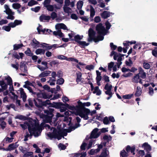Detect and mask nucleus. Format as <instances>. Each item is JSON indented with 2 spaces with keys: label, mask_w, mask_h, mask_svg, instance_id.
<instances>
[{
  "label": "nucleus",
  "mask_w": 157,
  "mask_h": 157,
  "mask_svg": "<svg viewBox=\"0 0 157 157\" xmlns=\"http://www.w3.org/2000/svg\"><path fill=\"white\" fill-rule=\"evenodd\" d=\"M142 147L144 148V150L146 151L147 153H149L150 151L151 150V146L147 143H145L142 145Z\"/></svg>",
  "instance_id": "nucleus-11"
},
{
  "label": "nucleus",
  "mask_w": 157,
  "mask_h": 157,
  "mask_svg": "<svg viewBox=\"0 0 157 157\" xmlns=\"http://www.w3.org/2000/svg\"><path fill=\"white\" fill-rule=\"evenodd\" d=\"M24 46L22 43L21 44H15L13 45V50H17Z\"/></svg>",
  "instance_id": "nucleus-26"
},
{
  "label": "nucleus",
  "mask_w": 157,
  "mask_h": 157,
  "mask_svg": "<svg viewBox=\"0 0 157 157\" xmlns=\"http://www.w3.org/2000/svg\"><path fill=\"white\" fill-rule=\"evenodd\" d=\"M135 147L134 146L131 147L129 145H128L126 148V150L128 153L131 151V152H133L135 151Z\"/></svg>",
  "instance_id": "nucleus-22"
},
{
  "label": "nucleus",
  "mask_w": 157,
  "mask_h": 157,
  "mask_svg": "<svg viewBox=\"0 0 157 157\" xmlns=\"http://www.w3.org/2000/svg\"><path fill=\"white\" fill-rule=\"evenodd\" d=\"M66 60L68 61H71L72 62H75L76 63H78V60L77 59L72 58V57H70L68 58L67 57V59H66Z\"/></svg>",
  "instance_id": "nucleus-49"
},
{
  "label": "nucleus",
  "mask_w": 157,
  "mask_h": 157,
  "mask_svg": "<svg viewBox=\"0 0 157 157\" xmlns=\"http://www.w3.org/2000/svg\"><path fill=\"white\" fill-rule=\"evenodd\" d=\"M6 123L4 121H2L0 124V126L2 129H4L6 127Z\"/></svg>",
  "instance_id": "nucleus-62"
},
{
  "label": "nucleus",
  "mask_w": 157,
  "mask_h": 157,
  "mask_svg": "<svg viewBox=\"0 0 157 157\" xmlns=\"http://www.w3.org/2000/svg\"><path fill=\"white\" fill-rule=\"evenodd\" d=\"M43 88L44 89L48 91L51 92L52 93H53V90H50V87L47 85H44V86H43Z\"/></svg>",
  "instance_id": "nucleus-47"
},
{
  "label": "nucleus",
  "mask_w": 157,
  "mask_h": 157,
  "mask_svg": "<svg viewBox=\"0 0 157 157\" xmlns=\"http://www.w3.org/2000/svg\"><path fill=\"white\" fill-rule=\"evenodd\" d=\"M51 73V71H43L39 75V77L40 78L47 77Z\"/></svg>",
  "instance_id": "nucleus-18"
},
{
  "label": "nucleus",
  "mask_w": 157,
  "mask_h": 157,
  "mask_svg": "<svg viewBox=\"0 0 157 157\" xmlns=\"http://www.w3.org/2000/svg\"><path fill=\"white\" fill-rule=\"evenodd\" d=\"M94 90L93 92V94H96L97 95H100L101 94V90L99 89L98 86H96L95 88H94Z\"/></svg>",
  "instance_id": "nucleus-24"
},
{
  "label": "nucleus",
  "mask_w": 157,
  "mask_h": 157,
  "mask_svg": "<svg viewBox=\"0 0 157 157\" xmlns=\"http://www.w3.org/2000/svg\"><path fill=\"white\" fill-rule=\"evenodd\" d=\"M59 78L57 80L56 83L59 85H62L64 83V79L62 78Z\"/></svg>",
  "instance_id": "nucleus-40"
},
{
  "label": "nucleus",
  "mask_w": 157,
  "mask_h": 157,
  "mask_svg": "<svg viewBox=\"0 0 157 157\" xmlns=\"http://www.w3.org/2000/svg\"><path fill=\"white\" fill-rule=\"evenodd\" d=\"M90 17L91 18H93L95 15V11L92 6L90 5Z\"/></svg>",
  "instance_id": "nucleus-30"
},
{
  "label": "nucleus",
  "mask_w": 157,
  "mask_h": 157,
  "mask_svg": "<svg viewBox=\"0 0 157 157\" xmlns=\"http://www.w3.org/2000/svg\"><path fill=\"white\" fill-rule=\"evenodd\" d=\"M110 46L112 50H115L117 48V46L116 45H114L113 43L112 42L110 43Z\"/></svg>",
  "instance_id": "nucleus-58"
},
{
  "label": "nucleus",
  "mask_w": 157,
  "mask_h": 157,
  "mask_svg": "<svg viewBox=\"0 0 157 157\" xmlns=\"http://www.w3.org/2000/svg\"><path fill=\"white\" fill-rule=\"evenodd\" d=\"M142 93V90L140 87L137 86L136 87V90L134 94L136 97L140 96Z\"/></svg>",
  "instance_id": "nucleus-17"
},
{
  "label": "nucleus",
  "mask_w": 157,
  "mask_h": 157,
  "mask_svg": "<svg viewBox=\"0 0 157 157\" xmlns=\"http://www.w3.org/2000/svg\"><path fill=\"white\" fill-rule=\"evenodd\" d=\"M72 130L70 129H64L62 133L63 136H66L67 135V132H70Z\"/></svg>",
  "instance_id": "nucleus-36"
},
{
  "label": "nucleus",
  "mask_w": 157,
  "mask_h": 157,
  "mask_svg": "<svg viewBox=\"0 0 157 157\" xmlns=\"http://www.w3.org/2000/svg\"><path fill=\"white\" fill-rule=\"evenodd\" d=\"M133 96V94H129L123 96L122 98L125 99H130Z\"/></svg>",
  "instance_id": "nucleus-45"
},
{
  "label": "nucleus",
  "mask_w": 157,
  "mask_h": 157,
  "mask_svg": "<svg viewBox=\"0 0 157 157\" xmlns=\"http://www.w3.org/2000/svg\"><path fill=\"white\" fill-rule=\"evenodd\" d=\"M50 17L51 18L52 20H54L57 17V14L56 12H53L51 14Z\"/></svg>",
  "instance_id": "nucleus-55"
},
{
  "label": "nucleus",
  "mask_w": 157,
  "mask_h": 157,
  "mask_svg": "<svg viewBox=\"0 0 157 157\" xmlns=\"http://www.w3.org/2000/svg\"><path fill=\"white\" fill-rule=\"evenodd\" d=\"M0 86L2 87V88H0V93L3 92L7 88V85L3 80H0Z\"/></svg>",
  "instance_id": "nucleus-12"
},
{
  "label": "nucleus",
  "mask_w": 157,
  "mask_h": 157,
  "mask_svg": "<svg viewBox=\"0 0 157 157\" xmlns=\"http://www.w3.org/2000/svg\"><path fill=\"white\" fill-rule=\"evenodd\" d=\"M81 154L80 153H75L71 154L69 155L70 157H79Z\"/></svg>",
  "instance_id": "nucleus-60"
},
{
  "label": "nucleus",
  "mask_w": 157,
  "mask_h": 157,
  "mask_svg": "<svg viewBox=\"0 0 157 157\" xmlns=\"http://www.w3.org/2000/svg\"><path fill=\"white\" fill-rule=\"evenodd\" d=\"M112 88V85H109L108 83H106L104 89L105 90H111Z\"/></svg>",
  "instance_id": "nucleus-48"
},
{
  "label": "nucleus",
  "mask_w": 157,
  "mask_h": 157,
  "mask_svg": "<svg viewBox=\"0 0 157 157\" xmlns=\"http://www.w3.org/2000/svg\"><path fill=\"white\" fill-rule=\"evenodd\" d=\"M95 29L98 34H102L103 35H105L107 32L106 30L101 23H99L97 25Z\"/></svg>",
  "instance_id": "nucleus-5"
},
{
  "label": "nucleus",
  "mask_w": 157,
  "mask_h": 157,
  "mask_svg": "<svg viewBox=\"0 0 157 157\" xmlns=\"http://www.w3.org/2000/svg\"><path fill=\"white\" fill-rule=\"evenodd\" d=\"M31 44L33 48H38L40 47L38 45L40 44V42L35 38L33 39L32 43H31Z\"/></svg>",
  "instance_id": "nucleus-16"
},
{
  "label": "nucleus",
  "mask_w": 157,
  "mask_h": 157,
  "mask_svg": "<svg viewBox=\"0 0 157 157\" xmlns=\"http://www.w3.org/2000/svg\"><path fill=\"white\" fill-rule=\"evenodd\" d=\"M143 67L145 69H149L150 68L151 66L148 63L144 61L143 63Z\"/></svg>",
  "instance_id": "nucleus-34"
},
{
  "label": "nucleus",
  "mask_w": 157,
  "mask_h": 157,
  "mask_svg": "<svg viewBox=\"0 0 157 157\" xmlns=\"http://www.w3.org/2000/svg\"><path fill=\"white\" fill-rule=\"evenodd\" d=\"M51 19V17L49 16H46L44 14H42L39 17L40 20L41 22H43L44 21H49Z\"/></svg>",
  "instance_id": "nucleus-14"
},
{
  "label": "nucleus",
  "mask_w": 157,
  "mask_h": 157,
  "mask_svg": "<svg viewBox=\"0 0 157 157\" xmlns=\"http://www.w3.org/2000/svg\"><path fill=\"white\" fill-rule=\"evenodd\" d=\"M77 106H78V105L75 106L74 105L71 106L70 105L68 109L72 111L75 110L76 112L75 113V115H76V114H77V112H78V109L77 107Z\"/></svg>",
  "instance_id": "nucleus-31"
},
{
  "label": "nucleus",
  "mask_w": 157,
  "mask_h": 157,
  "mask_svg": "<svg viewBox=\"0 0 157 157\" xmlns=\"http://www.w3.org/2000/svg\"><path fill=\"white\" fill-rule=\"evenodd\" d=\"M83 36H80L78 34H77L74 36V39L72 40V41H75L78 44L80 42V40H82L83 38Z\"/></svg>",
  "instance_id": "nucleus-20"
},
{
  "label": "nucleus",
  "mask_w": 157,
  "mask_h": 157,
  "mask_svg": "<svg viewBox=\"0 0 157 157\" xmlns=\"http://www.w3.org/2000/svg\"><path fill=\"white\" fill-rule=\"evenodd\" d=\"M107 148H104L103 149L102 151L98 157H106L107 155Z\"/></svg>",
  "instance_id": "nucleus-29"
},
{
  "label": "nucleus",
  "mask_w": 157,
  "mask_h": 157,
  "mask_svg": "<svg viewBox=\"0 0 157 157\" xmlns=\"http://www.w3.org/2000/svg\"><path fill=\"white\" fill-rule=\"evenodd\" d=\"M96 32L91 28H90L88 30V37L87 41L91 42L94 41L96 43L99 41L102 40L104 39V36L102 34H98L97 37L95 36Z\"/></svg>",
  "instance_id": "nucleus-3"
},
{
  "label": "nucleus",
  "mask_w": 157,
  "mask_h": 157,
  "mask_svg": "<svg viewBox=\"0 0 157 157\" xmlns=\"http://www.w3.org/2000/svg\"><path fill=\"white\" fill-rule=\"evenodd\" d=\"M132 81L134 83H137L139 82L141 84H142V79L139 77L138 74H136L132 79Z\"/></svg>",
  "instance_id": "nucleus-8"
},
{
  "label": "nucleus",
  "mask_w": 157,
  "mask_h": 157,
  "mask_svg": "<svg viewBox=\"0 0 157 157\" xmlns=\"http://www.w3.org/2000/svg\"><path fill=\"white\" fill-rule=\"evenodd\" d=\"M43 48H45L46 50H49L52 49V46L51 45L49 44H47L45 43H42L40 44Z\"/></svg>",
  "instance_id": "nucleus-23"
},
{
  "label": "nucleus",
  "mask_w": 157,
  "mask_h": 157,
  "mask_svg": "<svg viewBox=\"0 0 157 157\" xmlns=\"http://www.w3.org/2000/svg\"><path fill=\"white\" fill-rule=\"evenodd\" d=\"M76 75V82L78 83L81 81L82 73L78 71L77 72Z\"/></svg>",
  "instance_id": "nucleus-28"
},
{
  "label": "nucleus",
  "mask_w": 157,
  "mask_h": 157,
  "mask_svg": "<svg viewBox=\"0 0 157 157\" xmlns=\"http://www.w3.org/2000/svg\"><path fill=\"white\" fill-rule=\"evenodd\" d=\"M90 110L89 109H86L83 111L78 110L76 116H79L85 120L89 119L88 115L90 114Z\"/></svg>",
  "instance_id": "nucleus-4"
},
{
  "label": "nucleus",
  "mask_w": 157,
  "mask_h": 157,
  "mask_svg": "<svg viewBox=\"0 0 157 157\" xmlns=\"http://www.w3.org/2000/svg\"><path fill=\"white\" fill-rule=\"evenodd\" d=\"M20 69L23 72L26 73L27 71V66L23 61H21L20 63Z\"/></svg>",
  "instance_id": "nucleus-13"
},
{
  "label": "nucleus",
  "mask_w": 157,
  "mask_h": 157,
  "mask_svg": "<svg viewBox=\"0 0 157 157\" xmlns=\"http://www.w3.org/2000/svg\"><path fill=\"white\" fill-rule=\"evenodd\" d=\"M40 7L39 6H36V7H35V8H31V10L33 11H34L35 12H37L39 11L40 10Z\"/></svg>",
  "instance_id": "nucleus-59"
},
{
  "label": "nucleus",
  "mask_w": 157,
  "mask_h": 157,
  "mask_svg": "<svg viewBox=\"0 0 157 157\" xmlns=\"http://www.w3.org/2000/svg\"><path fill=\"white\" fill-rule=\"evenodd\" d=\"M58 146L62 150H64L66 148V146L65 145L61 143L58 144Z\"/></svg>",
  "instance_id": "nucleus-56"
},
{
  "label": "nucleus",
  "mask_w": 157,
  "mask_h": 157,
  "mask_svg": "<svg viewBox=\"0 0 157 157\" xmlns=\"http://www.w3.org/2000/svg\"><path fill=\"white\" fill-rule=\"evenodd\" d=\"M111 14H113V13L108 11H104L101 13L100 15L102 18L105 19L109 17Z\"/></svg>",
  "instance_id": "nucleus-10"
},
{
  "label": "nucleus",
  "mask_w": 157,
  "mask_h": 157,
  "mask_svg": "<svg viewBox=\"0 0 157 157\" xmlns=\"http://www.w3.org/2000/svg\"><path fill=\"white\" fill-rule=\"evenodd\" d=\"M21 97L22 98L23 101L24 102H25L26 101L27 96L25 93L21 94Z\"/></svg>",
  "instance_id": "nucleus-61"
},
{
  "label": "nucleus",
  "mask_w": 157,
  "mask_h": 157,
  "mask_svg": "<svg viewBox=\"0 0 157 157\" xmlns=\"http://www.w3.org/2000/svg\"><path fill=\"white\" fill-rule=\"evenodd\" d=\"M12 6L14 9H17L21 7V5L19 3H15L13 4Z\"/></svg>",
  "instance_id": "nucleus-44"
},
{
  "label": "nucleus",
  "mask_w": 157,
  "mask_h": 157,
  "mask_svg": "<svg viewBox=\"0 0 157 157\" xmlns=\"http://www.w3.org/2000/svg\"><path fill=\"white\" fill-rule=\"evenodd\" d=\"M85 68L86 69L88 70L89 71H91L92 70H93L94 68V66L92 65H87L86 66Z\"/></svg>",
  "instance_id": "nucleus-53"
},
{
  "label": "nucleus",
  "mask_w": 157,
  "mask_h": 157,
  "mask_svg": "<svg viewBox=\"0 0 157 157\" xmlns=\"http://www.w3.org/2000/svg\"><path fill=\"white\" fill-rule=\"evenodd\" d=\"M37 30L39 34H40L41 32H42L43 34H44L46 31L45 29H42V26L41 25H40L37 28Z\"/></svg>",
  "instance_id": "nucleus-32"
},
{
  "label": "nucleus",
  "mask_w": 157,
  "mask_h": 157,
  "mask_svg": "<svg viewBox=\"0 0 157 157\" xmlns=\"http://www.w3.org/2000/svg\"><path fill=\"white\" fill-rule=\"evenodd\" d=\"M18 146V145L16 146L14 143H12L9 144L7 148L5 149L6 151H11L13 150L16 148Z\"/></svg>",
  "instance_id": "nucleus-15"
},
{
  "label": "nucleus",
  "mask_w": 157,
  "mask_h": 157,
  "mask_svg": "<svg viewBox=\"0 0 157 157\" xmlns=\"http://www.w3.org/2000/svg\"><path fill=\"white\" fill-rule=\"evenodd\" d=\"M47 10L50 11H52L54 10V7L53 6L51 5H48V6H46V7Z\"/></svg>",
  "instance_id": "nucleus-51"
},
{
  "label": "nucleus",
  "mask_w": 157,
  "mask_h": 157,
  "mask_svg": "<svg viewBox=\"0 0 157 157\" xmlns=\"http://www.w3.org/2000/svg\"><path fill=\"white\" fill-rule=\"evenodd\" d=\"M66 60L68 61H71L72 62H75L76 63H78V60L77 59L72 58V57H70L68 58L67 57V59H66Z\"/></svg>",
  "instance_id": "nucleus-50"
},
{
  "label": "nucleus",
  "mask_w": 157,
  "mask_h": 157,
  "mask_svg": "<svg viewBox=\"0 0 157 157\" xmlns=\"http://www.w3.org/2000/svg\"><path fill=\"white\" fill-rule=\"evenodd\" d=\"M67 6H64L63 7L64 12L67 13H69V10H71V9L69 7H67Z\"/></svg>",
  "instance_id": "nucleus-54"
},
{
  "label": "nucleus",
  "mask_w": 157,
  "mask_h": 157,
  "mask_svg": "<svg viewBox=\"0 0 157 157\" xmlns=\"http://www.w3.org/2000/svg\"><path fill=\"white\" fill-rule=\"evenodd\" d=\"M78 45L82 48H85L86 46H87L89 44V43H86L85 41H80L78 43Z\"/></svg>",
  "instance_id": "nucleus-19"
},
{
  "label": "nucleus",
  "mask_w": 157,
  "mask_h": 157,
  "mask_svg": "<svg viewBox=\"0 0 157 157\" xmlns=\"http://www.w3.org/2000/svg\"><path fill=\"white\" fill-rule=\"evenodd\" d=\"M33 154V152H28L24 154L23 155L24 157H28L29 156H31Z\"/></svg>",
  "instance_id": "nucleus-64"
},
{
  "label": "nucleus",
  "mask_w": 157,
  "mask_h": 157,
  "mask_svg": "<svg viewBox=\"0 0 157 157\" xmlns=\"http://www.w3.org/2000/svg\"><path fill=\"white\" fill-rule=\"evenodd\" d=\"M102 78L105 82H109L110 80L109 77L106 75H104L102 77Z\"/></svg>",
  "instance_id": "nucleus-63"
},
{
  "label": "nucleus",
  "mask_w": 157,
  "mask_h": 157,
  "mask_svg": "<svg viewBox=\"0 0 157 157\" xmlns=\"http://www.w3.org/2000/svg\"><path fill=\"white\" fill-rule=\"evenodd\" d=\"M121 157H128V154L124 150H123L121 151L120 153Z\"/></svg>",
  "instance_id": "nucleus-35"
},
{
  "label": "nucleus",
  "mask_w": 157,
  "mask_h": 157,
  "mask_svg": "<svg viewBox=\"0 0 157 157\" xmlns=\"http://www.w3.org/2000/svg\"><path fill=\"white\" fill-rule=\"evenodd\" d=\"M125 43H123V44L124 46L129 45L132 44H136V42L135 41H132L129 42V41H126Z\"/></svg>",
  "instance_id": "nucleus-39"
},
{
  "label": "nucleus",
  "mask_w": 157,
  "mask_h": 157,
  "mask_svg": "<svg viewBox=\"0 0 157 157\" xmlns=\"http://www.w3.org/2000/svg\"><path fill=\"white\" fill-rule=\"evenodd\" d=\"M42 98L44 99H49V98H50L52 96V95H51L50 96H49V95L45 93H43L42 92Z\"/></svg>",
  "instance_id": "nucleus-42"
},
{
  "label": "nucleus",
  "mask_w": 157,
  "mask_h": 157,
  "mask_svg": "<svg viewBox=\"0 0 157 157\" xmlns=\"http://www.w3.org/2000/svg\"><path fill=\"white\" fill-rule=\"evenodd\" d=\"M83 5V2L82 1H79L77 3V8L78 10L81 9Z\"/></svg>",
  "instance_id": "nucleus-37"
},
{
  "label": "nucleus",
  "mask_w": 157,
  "mask_h": 157,
  "mask_svg": "<svg viewBox=\"0 0 157 157\" xmlns=\"http://www.w3.org/2000/svg\"><path fill=\"white\" fill-rule=\"evenodd\" d=\"M25 54L28 56H31L33 55V53L31 52V51L29 48H28L27 50L25 52Z\"/></svg>",
  "instance_id": "nucleus-41"
},
{
  "label": "nucleus",
  "mask_w": 157,
  "mask_h": 157,
  "mask_svg": "<svg viewBox=\"0 0 157 157\" xmlns=\"http://www.w3.org/2000/svg\"><path fill=\"white\" fill-rule=\"evenodd\" d=\"M34 102L35 106L39 109L42 108L43 106H46L48 105L49 107L56 109H60L63 104L62 102H53L51 103L50 100L47 99L45 101H43L41 99L36 98L34 99Z\"/></svg>",
  "instance_id": "nucleus-1"
},
{
  "label": "nucleus",
  "mask_w": 157,
  "mask_h": 157,
  "mask_svg": "<svg viewBox=\"0 0 157 157\" xmlns=\"http://www.w3.org/2000/svg\"><path fill=\"white\" fill-rule=\"evenodd\" d=\"M152 55L155 57L157 58V47H155L152 51Z\"/></svg>",
  "instance_id": "nucleus-43"
},
{
  "label": "nucleus",
  "mask_w": 157,
  "mask_h": 157,
  "mask_svg": "<svg viewBox=\"0 0 157 157\" xmlns=\"http://www.w3.org/2000/svg\"><path fill=\"white\" fill-rule=\"evenodd\" d=\"M38 4V2L34 0H31L28 2V5L30 6H32L36 5Z\"/></svg>",
  "instance_id": "nucleus-38"
},
{
  "label": "nucleus",
  "mask_w": 157,
  "mask_h": 157,
  "mask_svg": "<svg viewBox=\"0 0 157 157\" xmlns=\"http://www.w3.org/2000/svg\"><path fill=\"white\" fill-rule=\"evenodd\" d=\"M2 29L7 32H10L11 30L10 27L8 25L7 26H4L2 27Z\"/></svg>",
  "instance_id": "nucleus-52"
},
{
  "label": "nucleus",
  "mask_w": 157,
  "mask_h": 157,
  "mask_svg": "<svg viewBox=\"0 0 157 157\" xmlns=\"http://www.w3.org/2000/svg\"><path fill=\"white\" fill-rule=\"evenodd\" d=\"M5 5L7 6V7L6 8V10L4 11V12H5L8 15L10 14H11V15H14V12H12L8 6L7 5Z\"/></svg>",
  "instance_id": "nucleus-27"
},
{
  "label": "nucleus",
  "mask_w": 157,
  "mask_h": 157,
  "mask_svg": "<svg viewBox=\"0 0 157 157\" xmlns=\"http://www.w3.org/2000/svg\"><path fill=\"white\" fill-rule=\"evenodd\" d=\"M148 94L151 96H152L154 93V90L151 86H150L148 88Z\"/></svg>",
  "instance_id": "nucleus-57"
},
{
  "label": "nucleus",
  "mask_w": 157,
  "mask_h": 157,
  "mask_svg": "<svg viewBox=\"0 0 157 157\" xmlns=\"http://www.w3.org/2000/svg\"><path fill=\"white\" fill-rule=\"evenodd\" d=\"M15 118L21 120H26L28 119V117H27L22 115H17L16 117Z\"/></svg>",
  "instance_id": "nucleus-33"
},
{
  "label": "nucleus",
  "mask_w": 157,
  "mask_h": 157,
  "mask_svg": "<svg viewBox=\"0 0 157 157\" xmlns=\"http://www.w3.org/2000/svg\"><path fill=\"white\" fill-rule=\"evenodd\" d=\"M28 130L31 136L33 135L35 137H37L40 135L42 131L41 128L38 125L30 123L27 124Z\"/></svg>",
  "instance_id": "nucleus-2"
},
{
  "label": "nucleus",
  "mask_w": 157,
  "mask_h": 157,
  "mask_svg": "<svg viewBox=\"0 0 157 157\" xmlns=\"http://www.w3.org/2000/svg\"><path fill=\"white\" fill-rule=\"evenodd\" d=\"M98 130L99 129L97 128H96L94 129L91 132V135L90 136V138H94L93 137H94L96 136V135L97 134Z\"/></svg>",
  "instance_id": "nucleus-21"
},
{
  "label": "nucleus",
  "mask_w": 157,
  "mask_h": 157,
  "mask_svg": "<svg viewBox=\"0 0 157 157\" xmlns=\"http://www.w3.org/2000/svg\"><path fill=\"white\" fill-rule=\"evenodd\" d=\"M78 106L77 107L78 109V110L83 111L86 109H88L85 107V106H89L90 105V102H87L86 103H82L81 101H78Z\"/></svg>",
  "instance_id": "nucleus-6"
},
{
  "label": "nucleus",
  "mask_w": 157,
  "mask_h": 157,
  "mask_svg": "<svg viewBox=\"0 0 157 157\" xmlns=\"http://www.w3.org/2000/svg\"><path fill=\"white\" fill-rule=\"evenodd\" d=\"M5 80H7V83L6 85L8 86V85H9L11 86L13 85V81L11 78L10 76H8L7 77H6Z\"/></svg>",
  "instance_id": "nucleus-25"
},
{
  "label": "nucleus",
  "mask_w": 157,
  "mask_h": 157,
  "mask_svg": "<svg viewBox=\"0 0 157 157\" xmlns=\"http://www.w3.org/2000/svg\"><path fill=\"white\" fill-rule=\"evenodd\" d=\"M57 133H58V134H59V132L55 128H54L52 132H49V133H47V136L51 140H52L53 138H56Z\"/></svg>",
  "instance_id": "nucleus-7"
},
{
  "label": "nucleus",
  "mask_w": 157,
  "mask_h": 157,
  "mask_svg": "<svg viewBox=\"0 0 157 157\" xmlns=\"http://www.w3.org/2000/svg\"><path fill=\"white\" fill-rule=\"evenodd\" d=\"M114 66V63L111 62L110 63H108V70L110 71L112 70V68Z\"/></svg>",
  "instance_id": "nucleus-46"
},
{
  "label": "nucleus",
  "mask_w": 157,
  "mask_h": 157,
  "mask_svg": "<svg viewBox=\"0 0 157 157\" xmlns=\"http://www.w3.org/2000/svg\"><path fill=\"white\" fill-rule=\"evenodd\" d=\"M54 110V109L49 108V110H44V112L45 113H46L47 115V117H48L50 119H52L54 116L53 114Z\"/></svg>",
  "instance_id": "nucleus-9"
}]
</instances>
